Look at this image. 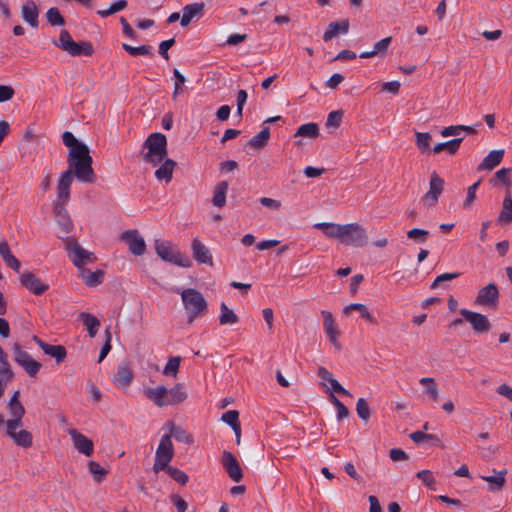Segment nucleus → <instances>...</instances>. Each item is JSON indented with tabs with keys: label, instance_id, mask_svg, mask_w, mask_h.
Instances as JSON below:
<instances>
[{
	"label": "nucleus",
	"instance_id": "1",
	"mask_svg": "<svg viewBox=\"0 0 512 512\" xmlns=\"http://www.w3.org/2000/svg\"><path fill=\"white\" fill-rule=\"evenodd\" d=\"M62 140L70 148L68 165L70 168H74L75 177L81 182L93 183L96 176L92 168V157L89 154L88 147L79 142L69 131L62 134Z\"/></svg>",
	"mask_w": 512,
	"mask_h": 512
},
{
	"label": "nucleus",
	"instance_id": "2",
	"mask_svg": "<svg viewBox=\"0 0 512 512\" xmlns=\"http://www.w3.org/2000/svg\"><path fill=\"white\" fill-rule=\"evenodd\" d=\"M167 155V138L160 132L150 134L142 144L141 157L145 163L157 166Z\"/></svg>",
	"mask_w": 512,
	"mask_h": 512
},
{
	"label": "nucleus",
	"instance_id": "3",
	"mask_svg": "<svg viewBox=\"0 0 512 512\" xmlns=\"http://www.w3.org/2000/svg\"><path fill=\"white\" fill-rule=\"evenodd\" d=\"M176 292L181 295L184 308L187 311L189 323H192L196 318L207 312V301L198 290L188 288L180 291V289H176Z\"/></svg>",
	"mask_w": 512,
	"mask_h": 512
},
{
	"label": "nucleus",
	"instance_id": "4",
	"mask_svg": "<svg viewBox=\"0 0 512 512\" xmlns=\"http://www.w3.org/2000/svg\"><path fill=\"white\" fill-rule=\"evenodd\" d=\"M53 44L74 57L91 56L93 54V46L90 42H75L65 29L60 31L58 41H53Z\"/></svg>",
	"mask_w": 512,
	"mask_h": 512
},
{
	"label": "nucleus",
	"instance_id": "5",
	"mask_svg": "<svg viewBox=\"0 0 512 512\" xmlns=\"http://www.w3.org/2000/svg\"><path fill=\"white\" fill-rule=\"evenodd\" d=\"M63 240L64 249L66 250L72 263L79 269L89 263L96 261L94 253L84 249L74 238L59 236Z\"/></svg>",
	"mask_w": 512,
	"mask_h": 512
},
{
	"label": "nucleus",
	"instance_id": "6",
	"mask_svg": "<svg viewBox=\"0 0 512 512\" xmlns=\"http://www.w3.org/2000/svg\"><path fill=\"white\" fill-rule=\"evenodd\" d=\"M155 251L157 255L166 262L184 268H188L192 265L190 258L185 254L175 251L173 244L169 241H162L157 239L155 241Z\"/></svg>",
	"mask_w": 512,
	"mask_h": 512
},
{
	"label": "nucleus",
	"instance_id": "7",
	"mask_svg": "<svg viewBox=\"0 0 512 512\" xmlns=\"http://www.w3.org/2000/svg\"><path fill=\"white\" fill-rule=\"evenodd\" d=\"M173 457L174 447L171 441V435H163L155 453L154 472L158 473L167 468Z\"/></svg>",
	"mask_w": 512,
	"mask_h": 512
},
{
	"label": "nucleus",
	"instance_id": "8",
	"mask_svg": "<svg viewBox=\"0 0 512 512\" xmlns=\"http://www.w3.org/2000/svg\"><path fill=\"white\" fill-rule=\"evenodd\" d=\"M366 229L358 223L344 224L341 243L355 247H363L368 243Z\"/></svg>",
	"mask_w": 512,
	"mask_h": 512
},
{
	"label": "nucleus",
	"instance_id": "9",
	"mask_svg": "<svg viewBox=\"0 0 512 512\" xmlns=\"http://www.w3.org/2000/svg\"><path fill=\"white\" fill-rule=\"evenodd\" d=\"M12 349L14 361L21 366L30 377H35L41 368V363L34 360L18 343H15Z\"/></svg>",
	"mask_w": 512,
	"mask_h": 512
},
{
	"label": "nucleus",
	"instance_id": "10",
	"mask_svg": "<svg viewBox=\"0 0 512 512\" xmlns=\"http://www.w3.org/2000/svg\"><path fill=\"white\" fill-rule=\"evenodd\" d=\"M461 316L471 325L473 331L478 334L490 331L492 324L484 314L474 312L468 309H460Z\"/></svg>",
	"mask_w": 512,
	"mask_h": 512
},
{
	"label": "nucleus",
	"instance_id": "11",
	"mask_svg": "<svg viewBox=\"0 0 512 512\" xmlns=\"http://www.w3.org/2000/svg\"><path fill=\"white\" fill-rule=\"evenodd\" d=\"M499 302V290L494 283L482 287L475 298V304L495 309Z\"/></svg>",
	"mask_w": 512,
	"mask_h": 512
},
{
	"label": "nucleus",
	"instance_id": "12",
	"mask_svg": "<svg viewBox=\"0 0 512 512\" xmlns=\"http://www.w3.org/2000/svg\"><path fill=\"white\" fill-rule=\"evenodd\" d=\"M120 240L124 241L129 248V251L137 256L144 254L146 244L144 238L137 230H127L120 235Z\"/></svg>",
	"mask_w": 512,
	"mask_h": 512
},
{
	"label": "nucleus",
	"instance_id": "13",
	"mask_svg": "<svg viewBox=\"0 0 512 512\" xmlns=\"http://www.w3.org/2000/svg\"><path fill=\"white\" fill-rule=\"evenodd\" d=\"M221 463L228 476L235 482H240L243 478V472L236 457L229 451L222 454Z\"/></svg>",
	"mask_w": 512,
	"mask_h": 512
},
{
	"label": "nucleus",
	"instance_id": "14",
	"mask_svg": "<svg viewBox=\"0 0 512 512\" xmlns=\"http://www.w3.org/2000/svg\"><path fill=\"white\" fill-rule=\"evenodd\" d=\"M73 174L74 168L69 167L59 178L57 185V201H61L63 204H66L69 200Z\"/></svg>",
	"mask_w": 512,
	"mask_h": 512
},
{
	"label": "nucleus",
	"instance_id": "15",
	"mask_svg": "<svg viewBox=\"0 0 512 512\" xmlns=\"http://www.w3.org/2000/svg\"><path fill=\"white\" fill-rule=\"evenodd\" d=\"M443 188L444 180L436 172H433L429 182V190L424 195L423 200L428 202L430 205H434L438 201Z\"/></svg>",
	"mask_w": 512,
	"mask_h": 512
},
{
	"label": "nucleus",
	"instance_id": "16",
	"mask_svg": "<svg viewBox=\"0 0 512 512\" xmlns=\"http://www.w3.org/2000/svg\"><path fill=\"white\" fill-rule=\"evenodd\" d=\"M33 340L42 349V351L46 355L53 357L57 364L62 363L65 360L67 351L64 346L48 344V343L42 341L37 336H33Z\"/></svg>",
	"mask_w": 512,
	"mask_h": 512
},
{
	"label": "nucleus",
	"instance_id": "17",
	"mask_svg": "<svg viewBox=\"0 0 512 512\" xmlns=\"http://www.w3.org/2000/svg\"><path fill=\"white\" fill-rule=\"evenodd\" d=\"M21 284L35 295H41L46 292L49 288L47 284L41 282V280L32 272H24L20 277Z\"/></svg>",
	"mask_w": 512,
	"mask_h": 512
},
{
	"label": "nucleus",
	"instance_id": "18",
	"mask_svg": "<svg viewBox=\"0 0 512 512\" xmlns=\"http://www.w3.org/2000/svg\"><path fill=\"white\" fill-rule=\"evenodd\" d=\"M321 315L323 317L324 330H325L330 342L335 346V348L340 349L341 346L337 340L339 331H338V328H337V325L335 323L332 313L329 311L323 310L321 312Z\"/></svg>",
	"mask_w": 512,
	"mask_h": 512
},
{
	"label": "nucleus",
	"instance_id": "19",
	"mask_svg": "<svg viewBox=\"0 0 512 512\" xmlns=\"http://www.w3.org/2000/svg\"><path fill=\"white\" fill-rule=\"evenodd\" d=\"M205 4L203 2L200 3H192L183 7V14L180 19V24L182 27H186L190 24V22L194 18H201L204 14Z\"/></svg>",
	"mask_w": 512,
	"mask_h": 512
},
{
	"label": "nucleus",
	"instance_id": "20",
	"mask_svg": "<svg viewBox=\"0 0 512 512\" xmlns=\"http://www.w3.org/2000/svg\"><path fill=\"white\" fill-rule=\"evenodd\" d=\"M75 448L86 456H91L93 453V442L85 435L73 429L69 432Z\"/></svg>",
	"mask_w": 512,
	"mask_h": 512
},
{
	"label": "nucleus",
	"instance_id": "21",
	"mask_svg": "<svg viewBox=\"0 0 512 512\" xmlns=\"http://www.w3.org/2000/svg\"><path fill=\"white\" fill-rule=\"evenodd\" d=\"M493 475L484 476L481 475L480 478L488 483V490L490 492H497L502 490L506 482L507 469H502L497 471L493 469Z\"/></svg>",
	"mask_w": 512,
	"mask_h": 512
},
{
	"label": "nucleus",
	"instance_id": "22",
	"mask_svg": "<svg viewBox=\"0 0 512 512\" xmlns=\"http://www.w3.org/2000/svg\"><path fill=\"white\" fill-rule=\"evenodd\" d=\"M21 16L23 20L31 27L36 28L39 24L38 16L39 10L33 0H27L21 8Z\"/></svg>",
	"mask_w": 512,
	"mask_h": 512
},
{
	"label": "nucleus",
	"instance_id": "23",
	"mask_svg": "<svg viewBox=\"0 0 512 512\" xmlns=\"http://www.w3.org/2000/svg\"><path fill=\"white\" fill-rule=\"evenodd\" d=\"M194 259L201 264H213L212 255L209 249L198 239H194L191 244Z\"/></svg>",
	"mask_w": 512,
	"mask_h": 512
},
{
	"label": "nucleus",
	"instance_id": "24",
	"mask_svg": "<svg viewBox=\"0 0 512 512\" xmlns=\"http://www.w3.org/2000/svg\"><path fill=\"white\" fill-rule=\"evenodd\" d=\"M145 396L151 400L158 407L168 406L167 394L168 389L165 386H158L156 388H148L145 390Z\"/></svg>",
	"mask_w": 512,
	"mask_h": 512
},
{
	"label": "nucleus",
	"instance_id": "25",
	"mask_svg": "<svg viewBox=\"0 0 512 512\" xmlns=\"http://www.w3.org/2000/svg\"><path fill=\"white\" fill-rule=\"evenodd\" d=\"M17 428H7V435L13 439L16 445L28 448L32 445V434L28 430L16 431Z\"/></svg>",
	"mask_w": 512,
	"mask_h": 512
},
{
	"label": "nucleus",
	"instance_id": "26",
	"mask_svg": "<svg viewBox=\"0 0 512 512\" xmlns=\"http://www.w3.org/2000/svg\"><path fill=\"white\" fill-rule=\"evenodd\" d=\"M161 163V166L155 171V177L168 183L172 180L176 162L166 157Z\"/></svg>",
	"mask_w": 512,
	"mask_h": 512
},
{
	"label": "nucleus",
	"instance_id": "27",
	"mask_svg": "<svg viewBox=\"0 0 512 512\" xmlns=\"http://www.w3.org/2000/svg\"><path fill=\"white\" fill-rule=\"evenodd\" d=\"M349 30V21L347 19L339 22H331L323 34V40L328 42L339 33L346 34Z\"/></svg>",
	"mask_w": 512,
	"mask_h": 512
},
{
	"label": "nucleus",
	"instance_id": "28",
	"mask_svg": "<svg viewBox=\"0 0 512 512\" xmlns=\"http://www.w3.org/2000/svg\"><path fill=\"white\" fill-rule=\"evenodd\" d=\"M504 156V150H492L489 152V154L483 159V161L479 164L478 169L479 170H492L496 166H498Z\"/></svg>",
	"mask_w": 512,
	"mask_h": 512
},
{
	"label": "nucleus",
	"instance_id": "29",
	"mask_svg": "<svg viewBox=\"0 0 512 512\" xmlns=\"http://www.w3.org/2000/svg\"><path fill=\"white\" fill-rule=\"evenodd\" d=\"M228 182H218L213 190L212 204L217 208H222L226 204V195L228 191Z\"/></svg>",
	"mask_w": 512,
	"mask_h": 512
},
{
	"label": "nucleus",
	"instance_id": "30",
	"mask_svg": "<svg viewBox=\"0 0 512 512\" xmlns=\"http://www.w3.org/2000/svg\"><path fill=\"white\" fill-rule=\"evenodd\" d=\"M392 42V37H386L381 39L380 41L374 44V48L372 51L362 52L359 57L360 58H372L374 56L380 55L384 56L387 53L388 47Z\"/></svg>",
	"mask_w": 512,
	"mask_h": 512
},
{
	"label": "nucleus",
	"instance_id": "31",
	"mask_svg": "<svg viewBox=\"0 0 512 512\" xmlns=\"http://www.w3.org/2000/svg\"><path fill=\"white\" fill-rule=\"evenodd\" d=\"M133 379V374L127 364H120L114 376V383L118 387H127Z\"/></svg>",
	"mask_w": 512,
	"mask_h": 512
},
{
	"label": "nucleus",
	"instance_id": "32",
	"mask_svg": "<svg viewBox=\"0 0 512 512\" xmlns=\"http://www.w3.org/2000/svg\"><path fill=\"white\" fill-rule=\"evenodd\" d=\"M79 319L82 321L83 325L86 327L88 334L90 337H95L97 331L100 327V321L92 314L87 312H81L79 314Z\"/></svg>",
	"mask_w": 512,
	"mask_h": 512
},
{
	"label": "nucleus",
	"instance_id": "33",
	"mask_svg": "<svg viewBox=\"0 0 512 512\" xmlns=\"http://www.w3.org/2000/svg\"><path fill=\"white\" fill-rule=\"evenodd\" d=\"M490 184L493 186H498L499 184L507 187L512 186V167L498 170L490 179Z\"/></svg>",
	"mask_w": 512,
	"mask_h": 512
},
{
	"label": "nucleus",
	"instance_id": "34",
	"mask_svg": "<svg viewBox=\"0 0 512 512\" xmlns=\"http://www.w3.org/2000/svg\"><path fill=\"white\" fill-rule=\"evenodd\" d=\"M186 398L187 393L183 390V385L178 383L173 388L168 390L167 404L176 405L182 403Z\"/></svg>",
	"mask_w": 512,
	"mask_h": 512
},
{
	"label": "nucleus",
	"instance_id": "35",
	"mask_svg": "<svg viewBox=\"0 0 512 512\" xmlns=\"http://www.w3.org/2000/svg\"><path fill=\"white\" fill-rule=\"evenodd\" d=\"M11 414L14 419L6 421V428H19L22 425V417L25 414V409L20 402H17L14 406H9Z\"/></svg>",
	"mask_w": 512,
	"mask_h": 512
},
{
	"label": "nucleus",
	"instance_id": "36",
	"mask_svg": "<svg viewBox=\"0 0 512 512\" xmlns=\"http://www.w3.org/2000/svg\"><path fill=\"white\" fill-rule=\"evenodd\" d=\"M239 317L229 309L225 302L220 304L219 323L221 325H233L238 323Z\"/></svg>",
	"mask_w": 512,
	"mask_h": 512
},
{
	"label": "nucleus",
	"instance_id": "37",
	"mask_svg": "<svg viewBox=\"0 0 512 512\" xmlns=\"http://www.w3.org/2000/svg\"><path fill=\"white\" fill-rule=\"evenodd\" d=\"M81 276L84 283L89 287H95L102 283L104 272L102 270H96L94 272L89 270H82Z\"/></svg>",
	"mask_w": 512,
	"mask_h": 512
},
{
	"label": "nucleus",
	"instance_id": "38",
	"mask_svg": "<svg viewBox=\"0 0 512 512\" xmlns=\"http://www.w3.org/2000/svg\"><path fill=\"white\" fill-rule=\"evenodd\" d=\"M319 136V127L317 123L310 122L307 124H303L298 127L297 131L294 134V137H307V138H317Z\"/></svg>",
	"mask_w": 512,
	"mask_h": 512
},
{
	"label": "nucleus",
	"instance_id": "39",
	"mask_svg": "<svg viewBox=\"0 0 512 512\" xmlns=\"http://www.w3.org/2000/svg\"><path fill=\"white\" fill-rule=\"evenodd\" d=\"M168 435L174 437L176 441L185 443L187 445H190L194 442V438L190 433H188L180 426L174 425L173 423H171L170 433Z\"/></svg>",
	"mask_w": 512,
	"mask_h": 512
},
{
	"label": "nucleus",
	"instance_id": "40",
	"mask_svg": "<svg viewBox=\"0 0 512 512\" xmlns=\"http://www.w3.org/2000/svg\"><path fill=\"white\" fill-rule=\"evenodd\" d=\"M462 141L463 138H454L446 142L438 143L434 146L433 152L440 153L446 150L449 154L453 155L458 151Z\"/></svg>",
	"mask_w": 512,
	"mask_h": 512
},
{
	"label": "nucleus",
	"instance_id": "41",
	"mask_svg": "<svg viewBox=\"0 0 512 512\" xmlns=\"http://www.w3.org/2000/svg\"><path fill=\"white\" fill-rule=\"evenodd\" d=\"M498 221L504 224L512 222V197L511 193L508 192L503 200L502 210L500 212Z\"/></svg>",
	"mask_w": 512,
	"mask_h": 512
},
{
	"label": "nucleus",
	"instance_id": "42",
	"mask_svg": "<svg viewBox=\"0 0 512 512\" xmlns=\"http://www.w3.org/2000/svg\"><path fill=\"white\" fill-rule=\"evenodd\" d=\"M270 138V130L268 127L263 128L257 135L249 140V145L255 149L264 147Z\"/></svg>",
	"mask_w": 512,
	"mask_h": 512
},
{
	"label": "nucleus",
	"instance_id": "43",
	"mask_svg": "<svg viewBox=\"0 0 512 512\" xmlns=\"http://www.w3.org/2000/svg\"><path fill=\"white\" fill-rule=\"evenodd\" d=\"M57 224L60 227L61 234L59 236H65L69 234L73 229V222L70 219L67 210H63V215L61 217H57Z\"/></svg>",
	"mask_w": 512,
	"mask_h": 512
},
{
	"label": "nucleus",
	"instance_id": "44",
	"mask_svg": "<svg viewBox=\"0 0 512 512\" xmlns=\"http://www.w3.org/2000/svg\"><path fill=\"white\" fill-rule=\"evenodd\" d=\"M46 18L51 26H63L65 24L64 17L56 7H51L47 10Z\"/></svg>",
	"mask_w": 512,
	"mask_h": 512
},
{
	"label": "nucleus",
	"instance_id": "45",
	"mask_svg": "<svg viewBox=\"0 0 512 512\" xmlns=\"http://www.w3.org/2000/svg\"><path fill=\"white\" fill-rule=\"evenodd\" d=\"M420 384L426 386V392L433 401H437L439 397L438 387L434 378L424 377L420 379Z\"/></svg>",
	"mask_w": 512,
	"mask_h": 512
},
{
	"label": "nucleus",
	"instance_id": "46",
	"mask_svg": "<svg viewBox=\"0 0 512 512\" xmlns=\"http://www.w3.org/2000/svg\"><path fill=\"white\" fill-rule=\"evenodd\" d=\"M122 48L128 52L131 56H138V55H153L152 48L149 45H141L138 47L131 46L127 43L122 44Z\"/></svg>",
	"mask_w": 512,
	"mask_h": 512
},
{
	"label": "nucleus",
	"instance_id": "47",
	"mask_svg": "<svg viewBox=\"0 0 512 512\" xmlns=\"http://www.w3.org/2000/svg\"><path fill=\"white\" fill-rule=\"evenodd\" d=\"M164 470L174 481L180 485H185L188 482V475L184 471L169 465Z\"/></svg>",
	"mask_w": 512,
	"mask_h": 512
},
{
	"label": "nucleus",
	"instance_id": "48",
	"mask_svg": "<svg viewBox=\"0 0 512 512\" xmlns=\"http://www.w3.org/2000/svg\"><path fill=\"white\" fill-rule=\"evenodd\" d=\"M430 235V232L425 229L413 228L407 231V237L416 243H425Z\"/></svg>",
	"mask_w": 512,
	"mask_h": 512
},
{
	"label": "nucleus",
	"instance_id": "49",
	"mask_svg": "<svg viewBox=\"0 0 512 512\" xmlns=\"http://www.w3.org/2000/svg\"><path fill=\"white\" fill-rule=\"evenodd\" d=\"M180 362H181L180 356H175V357L169 358L167 364L165 365V367L163 369V374H165L167 376L176 377V375L179 371Z\"/></svg>",
	"mask_w": 512,
	"mask_h": 512
},
{
	"label": "nucleus",
	"instance_id": "50",
	"mask_svg": "<svg viewBox=\"0 0 512 512\" xmlns=\"http://www.w3.org/2000/svg\"><path fill=\"white\" fill-rule=\"evenodd\" d=\"M329 400L335 406V408L337 410V419L338 420H342L343 418L348 417V415H349L348 408L334 395L333 392H330Z\"/></svg>",
	"mask_w": 512,
	"mask_h": 512
},
{
	"label": "nucleus",
	"instance_id": "51",
	"mask_svg": "<svg viewBox=\"0 0 512 512\" xmlns=\"http://www.w3.org/2000/svg\"><path fill=\"white\" fill-rule=\"evenodd\" d=\"M356 412L359 418L366 422L370 418L371 411L367 401L364 398H359L356 403Z\"/></svg>",
	"mask_w": 512,
	"mask_h": 512
},
{
	"label": "nucleus",
	"instance_id": "52",
	"mask_svg": "<svg viewBox=\"0 0 512 512\" xmlns=\"http://www.w3.org/2000/svg\"><path fill=\"white\" fill-rule=\"evenodd\" d=\"M409 437L416 444H420V443H423V442H430V441L431 442L439 441V439H438V437L436 435L427 434V433H424L422 431L412 432L409 435Z\"/></svg>",
	"mask_w": 512,
	"mask_h": 512
},
{
	"label": "nucleus",
	"instance_id": "53",
	"mask_svg": "<svg viewBox=\"0 0 512 512\" xmlns=\"http://www.w3.org/2000/svg\"><path fill=\"white\" fill-rule=\"evenodd\" d=\"M431 135L428 132H417L416 133V145L422 152L430 149Z\"/></svg>",
	"mask_w": 512,
	"mask_h": 512
},
{
	"label": "nucleus",
	"instance_id": "54",
	"mask_svg": "<svg viewBox=\"0 0 512 512\" xmlns=\"http://www.w3.org/2000/svg\"><path fill=\"white\" fill-rule=\"evenodd\" d=\"M239 413L236 410H229L222 414V421L229 425L232 429L238 428L239 423Z\"/></svg>",
	"mask_w": 512,
	"mask_h": 512
},
{
	"label": "nucleus",
	"instance_id": "55",
	"mask_svg": "<svg viewBox=\"0 0 512 512\" xmlns=\"http://www.w3.org/2000/svg\"><path fill=\"white\" fill-rule=\"evenodd\" d=\"M89 471L94 475V479L96 482L100 483L103 479V476L107 474V471L95 461L88 462Z\"/></svg>",
	"mask_w": 512,
	"mask_h": 512
},
{
	"label": "nucleus",
	"instance_id": "56",
	"mask_svg": "<svg viewBox=\"0 0 512 512\" xmlns=\"http://www.w3.org/2000/svg\"><path fill=\"white\" fill-rule=\"evenodd\" d=\"M344 224H336L332 223L330 228L325 233V236L328 238H333L338 240L341 243L342 234H343Z\"/></svg>",
	"mask_w": 512,
	"mask_h": 512
},
{
	"label": "nucleus",
	"instance_id": "57",
	"mask_svg": "<svg viewBox=\"0 0 512 512\" xmlns=\"http://www.w3.org/2000/svg\"><path fill=\"white\" fill-rule=\"evenodd\" d=\"M480 181L475 182L473 185L468 187L466 198L463 202V208L468 209L472 206L475 198H476V191L479 187Z\"/></svg>",
	"mask_w": 512,
	"mask_h": 512
},
{
	"label": "nucleus",
	"instance_id": "58",
	"mask_svg": "<svg viewBox=\"0 0 512 512\" xmlns=\"http://www.w3.org/2000/svg\"><path fill=\"white\" fill-rule=\"evenodd\" d=\"M173 74L175 77L174 91L172 94L173 99H176L179 94H181V86L185 83L186 79L183 74L180 73L178 69L173 70Z\"/></svg>",
	"mask_w": 512,
	"mask_h": 512
},
{
	"label": "nucleus",
	"instance_id": "59",
	"mask_svg": "<svg viewBox=\"0 0 512 512\" xmlns=\"http://www.w3.org/2000/svg\"><path fill=\"white\" fill-rule=\"evenodd\" d=\"M461 274L459 272H453V273H443L436 277V279L432 282L430 288L436 289L439 287V285L446 281H451L456 278H458Z\"/></svg>",
	"mask_w": 512,
	"mask_h": 512
},
{
	"label": "nucleus",
	"instance_id": "60",
	"mask_svg": "<svg viewBox=\"0 0 512 512\" xmlns=\"http://www.w3.org/2000/svg\"><path fill=\"white\" fill-rule=\"evenodd\" d=\"M343 111L336 110L332 111L328 114L326 120L327 127H339L342 121Z\"/></svg>",
	"mask_w": 512,
	"mask_h": 512
},
{
	"label": "nucleus",
	"instance_id": "61",
	"mask_svg": "<svg viewBox=\"0 0 512 512\" xmlns=\"http://www.w3.org/2000/svg\"><path fill=\"white\" fill-rule=\"evenodd\" d=\"M105 337H106V341L104 343V345L102 346L101 348V351H100V354H99V358H98V362H102L104 360V358L107 356V354L110 352L111 350V332H110V329L107 328L105 330Z\"/></svg>",
	"mask_w": 512,
	"mask_h": 512
},
{
	"label": "nucleus",
	"instance_id": "62",
	"mask_svg": "<svg viewBox=\"0 0 512 512\" xmlns=\"http://www.w3.org/2000/svg\"><path fill=\"white\" fill-rule=\"evenodd\" d=\"M0 375H2L6 381H11L14 377V373L7 358L0 361Z\"/></svg>",
	"mask_w": 512,
	"mask_h": 512
},
{
	"label": "nucleus",
	"instance_id": "63",
	"mask_svg": "<svg viewBox=\"0 0 512 512\" xmlns=\"http://www.w3.org/2000/svg\"><path fill=\"white\" fill-rule=\"evenodd\" d=\"M175 44V38L162 41L159 44V54L165 59L169 60L168 50Z\"/></svg>",
	"mask_w": 512,
	"mask_h": 512
},
{
	"label": "nucleus",
	"instance_id": "64",
	"mask_svg": "<svg viewBox=\"0 0 512 512\" xmlns=\"http://www.w3.org/2000/svg\"><path fill=\"white\" fill-rule=\"evenodd\" d=\"M15 94L14 89L9 85H0V103L9 101Z\"/></svg>",
	"mask_w": 512,
	"mask_h": 512
}]
</instances>
